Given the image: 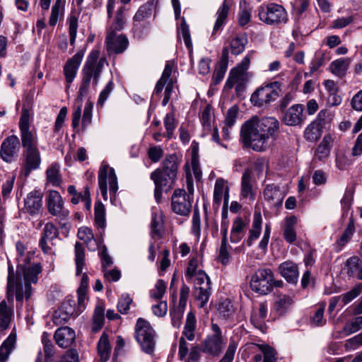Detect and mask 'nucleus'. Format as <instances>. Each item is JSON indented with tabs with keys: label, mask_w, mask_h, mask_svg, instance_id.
<instances>
[{
	"label": "nucleus",
	"mask_w": 362,
	"mask_h": 362,
	"mask_svg": "<svg viewBox=\"0 0 362 362\" xmlns=\"http://www.w3.org/2000/svg\"><path fill=\"white\" fill-rule=\"evenodd\" d=\"M135 338L141 349L151 354L155 346V332L150 323L144 318H139L135 325Z\"/></svg>",
	"instance_id": "1a4fd4ad"
},
{
	"label": "nucleus",
	"mask_w": 362,
	"mask_h": 362,
	"mask_svg": "<svg viewBox=\"0 0 362 362\" xmlns=\"http://www.w3.org/2000/svg\"><path fill=\"white\" fill-rule=\"evenodd\" d=\"M274 276L270 269H259L252 276L251 289L261 295L270 293L274 287Z\"/></svg>",
	"instance_id": "9b49d317"
},
{
	"label": "nucleus",
	"mask_w": 362,
	"mask_h": 362,
	"mask_svg": "<svg viewBox=\"0 0 362 362\" xmlns=\"http://www.w3.org/2000/svg\"><path fill=\"white\" fill-rule=\"evenodd\" d=\"M166 290V284L162 279L157 281L155 288L151 291L150 296L152 298L160 300L163 298Z\"/></svg>",
	"instance_id": "0e129e2a"
},
{
	"label": "nucleus",
	"mask_w": 362,
	"mask_h": 362,
	"mask_svg": "<svg viewBox=\"0 0 362 362\" xmlns=\"http://www.w3.org/2000/svg\"><path fill=\"white\" fill-rule=\"evenodd\" d=\"M325 308V303H322L315 310L313 315L311 317L310 321L314 326H322L325 324L326 320L324 319V312Z\"/></svg>",
	"instance_id": "680f3d73"
},
{
	"label": "nucleus",
	"mask_w": 362,
	"mask_h": 362,
	"mask_svg": "<svg viewBox=\"0 0 362 362\" xmlns=\"http://www.w3.org/2000/svg\"><path fill=\"white\" fill-rule=\"evenodd\" d=\"M349 64V59L341 58L333 61L329 66V69L332 74L337 76L342 77L346 74Z\"/></svg>",
	"instance_id": "a19ab883"
},
{
	"label": "nucleus",
	"mask_w": 362,
	"mask_h": 362,
	"mask_svg": "<svg viewBox=\"0 0 362 362\" xmlns=\"http://www.w3.org/2000/svg\"><path fill=\"white\" fill-rule=\"evenodd\" d=\"M132 303V299L130 298L129 294H122L117 303V308L119 312L122 314L127 313Z\"/></svg>",
	"instance_id": "338daca9"
},
{
	"label": "nucleus",
	"mask_w": 362,
	"mask_h": 362,
	"mask_svg": "<svg viewBox=\"0 0 362 362\" xmlns=\"http://www.w3.org/2000/svg\"><path fill=\"white\" fill-rule=\"evenodd\" d=\"M304 107L301 104H295L284 113L282 122L288 126H300L304 122Z\"/></svg>",
	"instance_id": "a211bd4d"
},
{
	"label": "nucleus",
	"mask_w": 362,
	"mask_h": 362,
	"mask_svg": "<svg viewBox=\"0 0 362 362\" xmlns=\"http://www.w3.org/2000/svg\"><path fill=\"white\" fill-rule=\"evenodd\" d=\"M254 182L252 171L251 169L247 168L244 171L241 178V197L250 201L255 199V191L253 187Z\"/></svg>",
	"instance_id": "4be33fe9"
},
{
	"label": "nucleus",
	"mask_w": 362,
	"mask_h": 362,
	"mask_svg": "<svg viewBox=\"0 0 362 362\" xmlns=\"http://www.w3.org/2000/svg\"><path fill=\"white\" fill-rule=\"evenodd\" d=\"M64 0H56L52 7L51 15L49 19L50 26H54L61 19L64 13Z\"/></svg>",
	"instance_id": "79ce46f5"
},
{
	"label": "nucleus",
	"mask_w": 362,
	"mask_h": 362,
	"mask_svg": "<svg viewBox=\"0 0 362 362\" xmlns=\"http://www.w3.org/2000/svg\"><path fill=\"white\" fill-rule=\"evenodd\" d=\"M262 218L260 212H255L253 216L252 227L250 230V235L245 243L251 246L253 242L257 240L260 235L262 230Z\"/></svg>",
	"instance_id": "473e14b6"
},
{
	"label": "nucleus",
	"mask_w": 362,
	"mask_h": 362,
	"mask_svg": "<svg viewBox=\"0 0 362 362\" xmlns=\"http://www.w3.org/2000/svg\"><path fill=\"white\" fill-rule=\"evenodd\" d=\"M78 238L83 240L89 250H95L98 247L96 240L94 238L93 231L88 227H81L77 233Z\"/></svg>",
	"instance_id": "ea45409f"
},
{
	"label": "nucleus",
	"mask_w": 362,
	"mask_h": 362,
	"mask_svg": "<svg viewBox=\"0 0 362 362\" xmlns=\"http://www.w3.org/2000/svg\"><path fill=\"white\" fill-rule=\"evenodd\" d=\"M98 185L101 195L105 200H107V188L110 197L115 196L118 190L117 179L115 170L108 165H103L98 173Z\"/></svg>",
	"instance_id": "f8f14e48"
},
{
	"label": "nucleus",
	"mask_w": 362,
	"mask_h": 362,
	"mask_svg": "<svg viewBox=\"0 0 362 362\" xmlns=\"http://www.w3.org/2000/svg\"><path fill=\"white\" fill-rule=\"evenodd\" d=\"M173 63L168 62L159 81L156 83L154 93L159 94L162 92L164 86L167 84L173 71Z\"/></svg>",
	"instance_id": "49530a36"
},
{
	"label": "nucleus",
	"mask_w": 362,
	"mask_h": 362,
	"mask_svg": "<svg viewBox=\"0 0 362 362\" xmlns=\"http://www.w3.org/2000/svg\"><path fill=\"white\" fill-rule=\"evenodd\" d=\"M95 223L98 227L104 228L105 226V210L101 202L95 204Z\"/></svg>",
	"instance_id": "6e6d98bb"
},
{
	"label": "nucleus",
	"mask_w": 362,
	"mask_h": 362,
	"mask_svg": "<svg viewBox=\"0 0 362 362\" xmlns=\"http://www.w3.org/2000/svg\"><path fill=\"white\" fill-rule=\"evenodd\" d=\"M325 64V56L321 52H316L310 64V71L305 73V76H312L321 66Z\"/></svg>",
	"instance_id": "4d7b16f0"
},
{
	"label": "nucleus",
	"mask_w": 362,
	"mask_h": 362,
	"mask_svg": "<svg viewBox=\"0 0 362 362\" xmlns=\"http://www.w3.org/2000/svg\"><path fill=\"white\" fill-rule=\"evenodd\" d=\"M250 64V57L247 54L235 68L230 71L229 77L226 85L228 88H232L235 84L241 85L247 77V71Z\"/></svg>",
	"instance_id": "dca6fc26"
},
{
	"label": "nucleus",
	"mask_w": 362,
	"mask_h": 362,
	"mask_svg": "<svg viewBox=\"0 0 362 362\" xmlns=\"http://www.w3.org/2000/svg\"><path fill=\"white\" fill-rule=\"evenodd\" d=\"M70 300L64 301L60 308L53 315V320L56 325H64L67 322L70 317L74 314V308Z\"/></svg>",
	"instance_id": "b1692460"
},
{
	"label": "nucleus",
	"mask_w": 362,
	"mask_h": 362,
	"mask_svg": "<svg viewBox=\"0 0 362 362\" xmlns=\"http://www.w3.org/2000/svg\"><path fill=\"white\" fill-rule=\"evenodd\" d=\"M247 43V38L245 35L237 36L232 39L230 43L232 54L238 55L241 54L245 49Z\"/></svg>",
	"instance_id": "603ef678"
},
{
	"label": "nucleus",
	"mask_w": 362,
	"mask_h": 362,
	"mask_svg": "<svg viewBox=\"0 0 362 362\" xmlns=\"http://www.w3.org/2000/svg\"><path fill=\"white\" fill-rule=\"evenodd\" d=\"M105 62V58L100 57V51L97 49H93L87 57L81 70V82L77 98L78 105L72 114L71 124L74 129L79 127L82 100L89 92L91 81H93V86H96L98 84Z\"/></svg>",
	"instance_id": "20e7f679"
},
{
	"label": "nucleus",
	"mask_w": 362,
	"mask_h": 362,
	"mask_svg": "<svg viewBox=\"0 0 362 362\" xmlns=\"http://www.w3.org/2000/svg\"><path fill=\"white\" fill-rule=\"evenodd\" d=\"M151 179L155 185L154 197L158 203L161 201L163 192L170 191L176 178L161 171V170H155L151 174Z\"/></svg>",
	"instance_id": "4468645a"
},
{
	"label": "nucleus",
	"mask_w": 362,
	"mask_h": 362,
	"mask_svg": "<svg viewBox=\"0 0 362 362\" xmlns=\"http://www.w3.org/2000/svg\"><path fill=\"white\" fill-rule=\"evenodd\" d=\"M42 196L39 191L30 192L24 200V207L21 211L31 216L37 214L42 207Z\"/></svg>",
	"instance_id": "aec40b11"
},
{
	"label": "nucleus",
	"mask_w": 362,
	"mask_h": 362,
	"mask_svg": "<svg viewBox=\"0 0 362 362\" xmlns=\"http://www.w3.org/2000/svg\"><path fill=\"white\" fill-rule=\"evenodd\" d=\"M29 121L28 110H23L18 124L21 139L16 135H10L3 140L0 146V158L6 163H12L17 160L22 146V159L26 175L39 168L41 163L37 131L30 127Z\"/></svg>",
	"instance_id": "f257e3e1"
},
{
	"label": "nucleus",
	"mask_w": 362,
	"mask_h": 362,
	"mask_svg": "<svg viewBox=\"0 0 362 362\" xmlns=\"http://www.w3.org/2000/svg\"><path fill=\"white\" fill-rule=\"evenodd\" d=\"M152 5L145 4L141 6L133 17L132 28L134 37L141 39L147 36L151 31V25L148 19L151 16Z\"/></svg>",
	"instance_id": "6e6552de"
},
{
	"label": "nucleus",
	"mask_w": 362,
	"mask_h": 362,
	"mask_svg": "<svg viewBox=\"0 0 362 362\" xmlns=\"http://www.w3.org/2000/svg\"><path fill=\"white\" fill-rule=\"evenodd\" d=\"M104 312L105 310L103 306L99 305L95 308L92 327V330L94 332H97L98 331H99L103 325Z\"/></svg>",
	"instance_id": "5fc2aeb1"
},
{
	"label": "nucleus",
	"mask_w": 362,
	"mask_h": 362,
	"mask_svg": "<svg viewBox=\"0 0 362 362\" xmlns=\"http://www.w3.org/2000/svg\"><path fill=\"white\" fill-rule=\"evenodd\" d=\"M16 342V335L14 332H11L7 339L0 346V360L4 362L13 351Z\"/></svg>",
	"instance_id": "4c0bfd02"
},
{
	"label": "nucleus",
	"mask_w": 362,
	"mask_h": 362,
	"mask_svg": "<svg viewBox=\"0 0 362 362\" xmlns=\"http://www.w3.org/2000/svg\"><path fill=\"white\" fill-rule=\"evenodd\" d=\"M280 84L275 81L258 88L251 95V103L257 107H263L276 100L279 96Z\"/></svg>",
	"instance_id": "9d476101"
},
{
	"label": "nucleus",
	"mask_w": 362,
	"mask_h": 362,
	"mask_svg": "<svg viewBox=\"0 0 362 362\" xmlns=\"http://www.w3.org/2000/svg\"><path fill=\"white\" fill-rule=\"evenodd\" d=\"M165 132L163 133V137L170 139L173 136L174 131L176 128V122L174 115L168 113L163 119Z\"/></svg>",
	"instance_id": "864d4df0"
},
{
	"label": "nucleus",
	"mask_w": 362,
	"mask_h": 362,
	"mask_svg": "<svg viewBox=\"0 0 362 362\" xmlns=\"http://www.w3.org/2000/svg\"><path fill=\"white\" fill-rule=\"evenodd\" d=\"M201 348L197 346H190L183 337L180 339L179 357L185 362H198L200 359Z\"/></svg>",
	"instance_id": "6ab92c4d"
},
{
	"label": "nucleus",
	"mask_w": 362,
	"mask_h": 362,
	"mask_svg": "<svg viewBox=\"0 0 362 362\" xmlns=\"http://www.w3.org/2000/svg\"><path fill=\"white\" fill-rule=\"evenodd\" d=\"M223 198L224 199V205L226 206L229 199V187L225 180L218 178L214 185V202L219 206Z\"/></svg>",
	"instance_id": "a878e982"
},
{
	"label": "nucleus",
	"mask_w": 362,
	"mask_h": 362,
	"mask_svg": "<svg viewBox=\"0 0 362 362\" xmlns=\"http://www.w3.org/2000/svg\"><path fill=\"white\" fill-rule=\"evenodd\" d=\"M281 275L289 283L296 284L298 278V269L296 264L286 261L279 267Z\"/></svg>",
	"instance_id": "bb28decb"
},
{
	"label": "nucleus",
	"mask_w": 362,
	"mask_h": 362,
	"mask_svg": "<svg viewBox=\"0 0 362 362\" xmlns=\"http://www.w3.org/2000/svg\"><path fill=\"white\" fill-rule=\"evenodd\" d=\"M362 327V316L354 318L347 322L344 327L343 332L346 336L358 331Z\"/></svg>",
	"instance_id": "bf43d9fd"
},
{
	"label": "nucleus",
	"mask_w": 362,
	"mask_h": 362,
	"mask_svg": "<svg viewBox=\"0 0 362 362\" xmlns=\"http://www.w3.org/2000/svg\"><path fill=\"white\" fill-rule=\"evenodd\" d=\"M178 160L175 154H170L165 157L162 163V166L157 168L161 171L170 175L171 177L177 178L178 170Z\"/></svg>",
	"instance_id": "2f4dec72"
},
{
	"label": "nucleus",
	"mask_w": 362,
	"mask_h": 362,
	"mask_svg": "<svg viewBox=\"0 0 362 362\" xmlns=\"http://www.w3.org/2000/svg\"><path fill=\"white\" fill-rule=\"evenodd\" d=\"M279 129V122L274 117H252L241 127L240 136L244 147L257 152L265 151L269 140L276 139Z\"/></svg>",
	"instance_id": "7ed1b4c3"
},
{
	"label": "nucleus",
	"mask_w": 362,
	"mask_h": 362,
	"mask_svg": "<svg viewBox=\"0 0 362 362\" xmlns=\"http://www.w3.org/2000/svg\"><path fill=\"white\" fill-rule=\"evenodd\" d=\"M355 231L354 219L351 217L349 223L341 234L340 238L335 243V247L337 251H340L342 247L350 240Z\"/></svg>",
	"instance_id": "c9c22d12"
},
{
	"label": "nucleus",
	"mask_w": 362,
	"mask_h": 362,
	"mask_svg": "<svg viewBox=\"0 0 362 362\" xmlns=\"http://www.w3.org/2000/svg\"><path fill=\"white\" fill-rule=\"evenodd\" d=\"M332 142V139L330 135H326L324 136L322 141L317 146L315 151V156L318 159L322 160L327 158L330 151V144Z\"/></svg>",
	"instance_id": "09e8293b"
},
{
	"label": "nucleus",
	"mask_w": 362,
	"mask_h": 362,
	"mask_svg": "<svg viewBox=\"0 0 362 362\" xmlns=\"http://www.w3.org/2000/svg\"><path fill=\"white\" fill-rule=\"evenodd\" d=\"M230 8V3L228 0H224L221 6L218 8L216 15L217 18L214 27L212 35H215L225 24L226 20L228 17Z\"/></svg>",
	"instance_id": "72a5a7b5"
},
{
	"label": "nucleus",
	"mask_w": 362,
	"mask_h": 362,
	"mask_svg": "<svg viewBox=\"0 0 362 362\" xmlns=\"http://www.w3.org/2000/svg\"><path fill=\"white\" fill-rule=\"evenodd\" d=\"M58 235V230L52 223H47L43 229L42 238L52 240Z\"/></svg>",
	"instance_id": "774afa93"
},
{
	"label": "nucleus",
	"mask_w": 362,
	"mask_h": 362,
	"mask_svg": "<svg viewBox=\"0 0 362 362\" xmlns=\"http://www.w3.org/2000/svg\"><path fill=\"white\" fill-rule=\"evenodd\" d=\"M248 220H243L241 217H237L234 219L230 237L231 243H238L242 240L248 226Z\"/></svg>",
	"instance_id": "cd10ccee"
},
{
	"label": "nucleus",
	"mask_w": 362,
	"mask_h": 362,
	"mask_svg": "<svg viewBox=\"0 0 362 362\" xmlns=\"http://www.w3.org/2000/svg\"><path fill=\"white\" fill-rule=\"evenodd\" d=\"M258 16L261 21L268 25L280 26L288 21L286 9L280 4L269 3L263 4L258 8Z\"/></svg>",
	"instance_id": "423d86ee"
},
{
	"label": "nucleus",
	"mask_w": 362,
	"mask_h": 362,
	"mask_svg": "<svg viewBox=\"0 0 362 362\" xmlns=\"http://www.w3.org/2000/svg\"><path fill=\"white\" fill-rule=\"evenodd\" d=\"M332 115L329 111L322 110L313 122H316V124H318L319 127L323 130L332 122Z\"/></svg>",
	"instance_id": "13d9d810"
},
{
	"label": "nucleus",
	"mask_w": 362,
	"mask_h": 362,
	"mask_svg": "<svg viewBox=\"0 0 362 362\" xmlns=\"http://www.w3.org/2000/svg\"><path fill=\"white\" fill-rule=\"evenodd\" d=\"M345 269L350 277L362 280V260L357 256H352L346 259Z\"/></svg>",
	"instance_id": "c756f323"
},
{
	"label": "nucleus",
	"mask_w": 362,
	"mask_h": 362,
	"mask_svg": "<svg viewBox=\"0 0 362 362\" xmlns=\"http://www.w3.org/2000/svg\"><path fill=\"white\" fill-rule=\"evenodd\" d=\"M213 334L209 335L203 342L202 352L216 356H218L226 345V340L222 335L221 328L217 324H211Z\"/></svg>",
	"instance_id": "ddd939ff"
},
{
	"label": "nucleus",
	"mask_w": 362,
	"mask_h": 362,
	"mask_svg": "<svg viewBox=\"0 0 362 362\" xmlns=\"http://www.w3.org/2000/svg\"><path fill=\"white\" fill-rule=\"evenodd\" d=\"M46 204L48 212L59 218L61 227L68 231L70 228L69 211L64 207V202L60 194L56 190H50L46 198Z\"/></svg>",
	"instance_id": "0eeeda50"
},
{
	"label": "nucleus",
	"mask_w": 362,
	"mask_h": 362,
	"mask_svg": "<svg viewBox=\"0 0 362 362\" xmlns=\"http://www.w3.org/2000/svg\"><path fill=\"white\" fill-rule=\"evenodd\" d=\"M171 206L175 214L187 216L192 208L189 195L184 189H175L171 197Z\"/></svg>",
	"instance_id": "2eb2a0df"
},
{
	"label": "nucleus",
	"mask_w": 362,
	"mask_h": 362,
	"mask_svg": "<svg viewBox=\"0 0 362 362\" xmlns=\"http://www.w3.org/2000/svg\"><path fill=\"white\" fill-rule=\"evenodd\" d=\"M237 347L238 342L233 338H230L226 351L219 362H233Z\"/></svg>",
	"instance_id": "052dcab7"
},
{
	"label": "nucleus",
	"mask_w": 362,
	"mask_h": 362,
	"mask_svg": "<svg viewBox=\"0 0 362 362\" xmlns=\"http://www.w3.org/2000/svg\"><path fill=\"white\" fill-rule=\"evenodd\" d=\"M69 33L70 37V44L74 46L77 34L78 29V18L75 16H71L68 19Z\"/></svg>",
	"instance_id": "69168bd1"
},
{
	"label": "nucleus",
	"mask_w": 362,
	"mask_h": 362,
	"mask_svg": "<svg viewBox=\"0 0 362 362\" xmlns=\"http://www.w3.org/2000/svg\"><path fill=\"white\" fill-rule=\"evenodd\" d=\"M126 11L125 6H120L116 11L115 16L113 18L112 23L108 30L116 31L122 30L126 24Z\"/></svg>",
	"instance_id": "f704fd0d"
},
{
	"label": "nucleus",
	"mask_w": 362,
	"mask_h": 362,
	"mask_svg": "<svg viewBox=\"0 0 362 362\" xmlns=\"http://www.w3.org/2000/svg\"><path fill=\"white\" fill-rule=\"evenodd\" d=\"M59 171L60 166L56 163L52 164L46 171L47 182L54 187H59L62 182Z\"/></svg>",
	"instance_id": "58836bf2"
},
{
	"label": "nucleus",
	"mask_w": 362,
	"mask_h": 362,
	"mask_svg": "<svg viewBox=\"0 0 362 362\" xmlns=\"http://www.w3.org/2000/svg\"><path fill=\"white\" fill-rule=\"evenodd\" d=\"M323 130H322L318 124L313 121L306 127L304 132V137L307 141H315L320 138Z\"/></svg>",
	"instance_id": "3c124183"
},
{
	"label": "nucleus",
	"mask_w": 362,
	"mask_h": 362,
	"mask_svg": "<svg viewBox=\"0 0 362 362\" xmlns=\"http://www.w3.org/2000/svg\"><path fill=\"white\" fill-rule=\"evenodd\" d=\"M259 349L263 354L264 358L261 354H257L254 356V362H275V351L271 346L267 344L258 345Z\"/></svg>",
	"instance_id": "37998d69"
},
{
	"label": "nucleus",
	"mask_w": 362,
	"mask_h": 362,
	"mask_svg": "<svg viewBox=\"0 0 362 362\" xmlns=\"http://www.w3.org/2000/svg\"><path fill=\"white\" fill-rule=\"evenodd\" d=\"M199 265L198 257H193L189 262L185 277L187 280L194 277V298L199 306L203 308L208 303L211 294V286L208 275L202 269H198Z\"/></svg>",
	"instance_id": "39448f33"
},
{
	"label": "nucleus",
	"mask_w": 362,
	"mask_h": 362,
	"mask_svg": "<svg viewBox=\"0 0 362 362\" xmlns=\"http://www.w3.org/2000/svg\"><path fill=\"white\" fill-rule=\"evenodd\" d=\"M74 252L76 274L79 275L82 273L83 268L85 265V250L83 245L81 243H76Z\"/></svg>",
	"instance_id": "de8ad7c7"
},
{
	"label": "nucleus",
	"mask_w": 362,
	"mask_h": 362,
	"mask_svg": "<svg viewBox=\"0 0 362 362\" xmlns=\"http://www.w3.org/2000/svg\"><path fill=\"white\" fill-rule=\"evenodd\" d=\"M263 195L270 205L278 207L282 205L286 194L279 186L272 184L266 186Z\"/></svg>",
	"instance_id": "5701e85b"
},
{
	"label": "nucleus",
	"mask_w": 362,
	"mask_h": 362,
	"mask_svg": "<svg viewBox=\"0 0 362 362\" xmlns=\"http://www.w3.org/2000/svg\"><path fill=\"white\" fill-rule=\"evenodd\" d=\"M93 105L92 103L88 102L86 103L83 117H82V129L83 130H85L90 124L92 122V112H93Z\"/></svg>",
	"instance_id": "e2e57ef3"
},
{
	"label": "nucleus",
	"mask_w": 362,
	"mask_h": 362,
	"mask_svg": "<svg viewBox=\"0 0 362 362\" xmlns=\"http://www.w3.org/2000/svg\"><path fill=\"white\" fill-rule=\"evenodd\" d=\"M105 42L108 52L115 54L122 53L129 45L128 39L125 35H117L112 30H107Z\"/></svg>",
	"instance_id": "f3484780"
},
{
	"label": "nucleus",
	"mask_w": 362,
	"mask_h": 362,
	"mask_svg": "<svg viewBox=\"0 0 362 362\" xmlns=\"http://www.w3.org/2000/svg\"><path fill=\"white\" fill-rule=\"evenodd\" d=\"M98 354L101 361L106 362L110 358V345L107 334L103 332L98 342Z\"/></svg>",
	"instance_id": "e433bc0d"
},
{
	"label": "nucleus",
	"mask_w": 362,
	"mask_h": 362,
	"mask_svg": "<svg viewBox=\"0 0 362 362\" xmlns=\"http://www.w3.org/2000/svg\"><path fill=\"white\" fill-rule=\"evenodd\" d=\"M84 52L78 51L71 59H69L64 66V74L67 83H71L77 74V71L81 63Z\"/></svg>",
	"instance_id": "412c9836"
},
{
	"label": "nucleus",
	"mask_w": 362,
	"mask_h": 362,
	"mask_svg": "<svg viewBox=\"0 0 362 362\" xmlns=\"http://www.w3.org/2000/svg\"><path fill=\"white\" fill-rule=\"evenodd\" d=\"M12 310L5 301L0 303V330L6 329L11 320Z\"/></svg>",
	"instance_id": "a18cd8bd"
},
{
	"label": "nucleus",
	"mask_w": 362,
	"mask_h": 362,
	"mask_svg": "<svg viewBox=\"0 0 362 362\" xmlns=\"http://www.w3.org/2000/svg\"><path fill=\"white\" fill-rule=\"evenodd\" d=\"M17 270L15 272L10 262H8L7 299L13 302L14 296L18 302L28 300L32 293L31 284H36L38 275L42 271L39 263L30 264L35 252L28 250L21 242L16 243Z\"/></svg>",
	"instance_id": "f03ea898"
},
{
	"label": "nucleus",
	"mask_w": 362,
	"mask_h": 362,
	"mask_svg": "<svg viewBox=\"0 0 362 362\" xmlns=\"http://www.w3.org/2000/svg\"><path fill=\"white\" fill-rule=\"evenodd\" d=\"M294 303L293 297L289 295H279L275 298L273 310L279 316L284 315L290 310Z\"/></svg>",
	"instance_id": "c85d7f7f"
},
{
	"label": "nucleus",
	"mask_w": 362,
	"mask_h": 362,
	"mask_svg": "<svg viewBox=\"0 0 362 362\" xmlns=\"http://www.w3.org/2000/svg\"><path fill=\"white\" fill-rule=\"evenodd\" d=\"M196 322L194 315L192 313H188L181 337H183L185 340L187 339L190 341H193L194 339Z\"/></svg>",
	"instance_id": "c03bdc74"
},
{
	"label": "nucleus",
	"mask_w": 362,
	"mask_h": 362,
	"mask_svg": "<svg viewBox=\"0 0 362 362\" xmlns=\"http://www.w3.org/2000/svg\"><path fill=\"white\" fill-rule=\"evenodd\" d=\"M54 337L59 346L67 348L75 339V332L69 327H63L57 329Z\"/></svg>",
	"instance_id": "393cba45"
},
{
	"label": "nucleus",
	"mask_w": 362,
	"mask_h": 362,
	"mask_svg": "<svg viewBox=\"0 0 362 362\" xmlns=\"http://www.w3.org/2000/svg\"><path fill=\"white\" fill-rule=\"evenodd\" d=\"M177 32L178 38L182 37L186 47L189 49H191L192 47V43L191 40L189 28L184 18H182L181 24L179 27H177Z\"/></svg>",
	"instance_id": "8fccbe9b"
},
{
	"label": "nucleus",
	"mask_w": 362,
	"mask_h": 362,
	"mask_svg": "<svg viewBox=\"0 0 362 362\" xmlns=\"http://www.w3.org/2000/svg\"><path fill=\"white\" fill-rule=\"evenodd\" d=\"M297 218L294 216L286 217L283 226V235L286 242L293 243L296 240V225Z\"/></svg>",
	"instance_id": "7c9ffc66"
}]
</instances>
